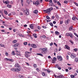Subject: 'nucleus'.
I'll return each mask as SVG.
<instances>
[{"label": "nucleus", "mask_w": 78, "mask_h": 78, "mask_svg": "<svg viewBox=\"0 0 78 78\" xmlns=\"http://www.w3.org/2000/svg\"><path fill=\"white\" fill-rule=\"evenodd\" d=\"M40 49H41V53L42 54H46L47 52V48H44L43 49L40 48Z\"/></svg>", "instance_id": "1"}, {"label": "nucleus", "mask_w": 78, "mask_h": 78, "mask_svg": "<svg viewBox=\"0 0 78 78\" xmlns=\"http://www.w3.org/2000/svg\"><path fill=\"white\" fill-rule=\"evenodd\" d=\"M29 9H26L23 12L26 16H28V15H29Z\"/></svg>", "instance_id": "2"}, {"label": "nucleus", "mask_w": 78, "mask_h": 78, "mask_svg": "<svg viewBox=\"0 0 78 78\" xmlns=\"http://www.w3.org/2000/svg\"><path fill=\"white\" fill-rule=\"evenodd\" d=\"M5 60H6V61H10L11 62H14V60L10 58H5L4 59Z\"/></svg>", "instance_id": "3"}, {"label": "nucleus", "mask_w": 78, "mask_h": 78, "mask_svg": "<svg viewBox=\"0 0 78 78\" xmlns=\"http://www.w3.org/2000/svg\"><path fill=\"white\" fill-rule=\"evenodd\" d=\"M70 57L72 59H74L76 57V55L73 53H72L71 54Z\"/></svg>", "instance_id": "4"}, {"label": "nucleus", "mask_w": 78, "mask_h": 78, "mask_svg": "<svg viewBox=\"0 0 78 78\" xmlns=\"http://www.w3.org/2000/svg\"><path fill=\"white\" fill-rule=\"evenodd\" d=\"M57 59L59 61H62V58L61 56H57Z\"/></svg>", "instance_id": "5"}, {"label": "nucleus", "mask_w": 78, "mask_h": 78, "mask_svg": "<svg viewBox=\"0 0 78 78\" xmlns=\"http://www.w3.org/2000/svg\"><path fill=\"white\" fill-rule=\"evenodd\" d=\"M33 4L35 5L36 6H37V5H39L40 4V2H39V1H37L34 3L33 2Z\"/></svg>", "instance_id": "6"}, {"label": "nucleus", "mask_w": 78, "mask_h": 78, "mask_svg": "<svg viewBox=\"0 0 78 78\" xmlns=\"http://www.w3.org/2000/svg\"><path fill=\"white\" fill-rule=\"evenodd\" d=\"M56 58L54 57L53 58V59L52 60V62L53 64H55V63H56Z\"/></svg>", "instance_id": "7"}, {"label": "nucleus", "mask_w": 78, "mask_h": 78, "mask_svg": "<svg viewBox=\"0 0 78 78\" xmlns=\"http://www.w3.org/2000/svg\"><path fill=\"white\" fill-rule=\"evenodd\" d=\"M43 11H45V12H47V13H48V14H49L50 12V10L49 9H47L45 10H44Z\"/></svg>", "instance_id": "8"}, {"label": "nucleus", "mask_w": 78, "mask_h": 78, "mask_svg": "<svg viewBox=\"0 0 78 78\" xmlns=\"http://www.w3.org/2000/svg\"><path fill=\"white\" fill-rule=\"evenodd\" d=\"M70 22V20L69 19H68L66 20L65 21V23L66 25H67L68 24H69V23Z\"/></svg>", "instance_id": "9"}, {"label": "nucleus", "mask_w": 78, "mask_h": 78, "mask_svg": "<svg viewBox=\"0 0 78 78\" xmlns=\"http://www.w3.org/2000/svg\"><path fill=\"white\" fill-rule=\"evenodd\" d=\"M20 45V44L19 43H16V44H14L13 45V47H18L19 45Z\"/></svg>", "instance_id": "10"}, {"label": "nucleus", "mask_w": 78, "mask_h": 78, "mask_svg": "<svg viewBox=\"0 0 78 78\" xmlns=\"http://www.w3.org/2000/svg\"><path fill=\"white\" fill-rule=\"evenodd\" d=\"M64 78V76L62 75L58 76L57 77V78Z\"/></svg>", "instance_id": "11"}, {"label": "nucleus", "mask_w": 78, "mask_h": 78, "mask_svg": "<svg viewBox=\"0 0 78 78\" xmlns=\"http://www.w3.org/2000/svg\"><path fill=\"white\" fill-rule=\"evenodd\" d=\"M31 46L32 47H33V48H37V46H36V45L34 44H31Z\"/></svg>", "instance_id": "12"}, {"label": "nucleus", "mask_w": 78, "mask_h": 78, "mask_svg": "<svg viewBox=\"0 0 78 78\" xmlns=\"http://www.w3.org/2000/svg\"><path fill=\"white\" fill-rule=\"evenodd\" d=\"M55 67L56 68H57L59 70H61V67L59 66L58 65H56Z\"/></svg>", "instance_id": "13"}, {"label": "nucleus", "mask_w": 78, "mask_h": 78, "mask_svg": "<svg viewBox=\"0 0 78 78\" xmlns=\"http://www.w3.org/2000/svg\"><path fill=\"white\" fill-rule=\"evenodd\" d=\"M65 47L66 48V49H67V50H70V47L69 46L67 45H65Z\"/></svg>", "instance_id": "14"}, {"label": "nucleus", "mask_w": 78, "mask_h": 78, "mask_svg": "<svg viewBox=\"0 0 78 78\" xmlns=\"http://www.w3.org/2000/svg\"><path fill=\"white\" fill-rule=\"evenodd\" d=\"M10 70L11 71H12V72H16V68H12Z\"/></svg>", "instance_id": "15"}, {"label": "nucleus", "mask_w": 78, "mask_h": 78, "mask_svg": "<svg viewBox=\"0 0 78 78\" xmlns=\"http://www.w3.org/2000/svg\"><path fill=\"white\" fill-rule=\"evenodd\" d=\"M25 56L26 58H28V57H30V54H25Z\"/></svg>", "instance_id": "16"}, {"label": "nucleus", "mask_w": 78, "mask_h": 78, "mask_svg": "<svg viewBox=\"0 0 78 78\" xmlns=\"http://www.w3.org/2000/svg\"><path fill=\"white\" fill-rule=\"evenodd\" d=\"M15 66V67H19V63H16Z\"/></svg>", "instance_id": "17"}, {"label": "nucleus", "mask_w": 78, "mask_h": 78, "mask_svg": "<svg viewBox=\"0 0 78 78\" xmlns=\"http://www.w3.org/2000/svg\"><path fill=\"white\" fill-rule=\"evenodd\" d=\"M11 54L12 55H13V56H14V55H16V53H15V52L14 51H12Z\"/></svg>", "instance_id": "18"}, {"label": "nucleus", "mask_w": 78, "mask_h": 78, "mask_svg": "<svg viewBox=\"0 0 78 78\" xmlns=\"http://www.w3.org/2000/svg\"><path fill=\"white\" fill-rule=\"evenodd\" d=\"M20 71V68H16V72H19Z\"/></svg>", "instance_id": "19"}, {"label": "nucleus", "mask_w": 78, "mask_h": 78, "mask_svg": "<svg viewBox=\"0 0 78 78\" xmlns=\"http://www.w3.org/2000/svg\"><path fill=\"white\" fill-rule=\"evenodd\" d=\"M19 76L20 78H24V76H23V75H19Z\"/></svg>", "instance_id": "20"}, {"label": "nucleus", "mask_w": 78, "mask_h": 78, "mask_svg": "<svg viewBox=\"0 0 78 78\" xmlns=\"http://www.w3.org/2000/svg\"><path fill=\"white\" fill-rule=\"evenodd\" d=\"M33 12L35 14H37V13H38V11H37V10H36L33 11Z\"/></svg>", "instance_id": "21"}, {"label": "nucleus", "mask_w": 78, "mask_h": 78, "mask_svg": "<svg viewBox=\"0 0 78 78\" xmlns=\"http://www.w3.org/2000/svg\"><path fill=\"white\" fill-rule=\"evenodd\" d=\"M30 28H31V29H33V24H30Z\"/></svg>", "instance_id": "22"}, {"label": "nucleus", "mask_w": 78, "mask_h": 78, "mask_svg": "<svg viewBox=\"0 0 78 78\" xmlns=\"http://www.w3.org/2000/svg\"><path fill=\"white\" fill-rule=\"evenodd\" d=\"M17 40H15L12 41V43H13V44H16V43L17 42Z\"/></svg>", "instance_id": "23"}, {"label": "nucleus", "mask_w": 78, "mask_h": 78, "mask_svg": "<svg viewBox=\"0 0 78 78\" xmlns=\"http://www.w3.org/2000/svg\"><path fill=\"white\" fill-rule=\"evenodd\" d=\"M73 29V26H72L71 27H70L69 29V31H71Z\"/></svg>", "instance_id": "24"}, {"label": "nucleus", "mask_w": 78, "mask_h": 78, "mask_svg": "<svg viewBox=\"0 0 78 78\" xmlns=\"http://www.w3.org/2000/svg\"><path fill=\"white\" fill-rule=\"evenodd\" d=\"M4 12L5 15H8V13L7 11L4 10Z\"/></svg>", "instance_id": "25"}, {"label": "nucleus", "mask_w": 78, "mask_h": 78, "mask_svg": "<svg viewBox=\"0 0 78 78\" xmlns=\"http://www.w3.org/2000/svg\"><path fill=\"white\" fill-rule=\"evenodd\" d=\"M21 2L22 6H23V0H21Z\"/></svg>", "instance_id": "26"}, {"label": "nucleus", "mask_w": 78, "mask_h": 78, "mask_svg": "<svg viewBox=\"0 0 78 78\" xmlns=\"http://www.w3.org/2000/svg\"><path fill=\"white\" fill-rule=\"evenodd\" d=\"M42 74L43 76H46V75H45V74L44 72L42 73Z\"/></svg>", "instance_id": "27"}, {"label": "nucleus", "mask_w": 78, "mask_h": 78, "mask_svg": "<svg viewBox=\"0 0 78 78\" xmlns=\"http://www.w3.org/2000/svg\"><path fill=\"white\" fill-rule=\"evenodd\" d=\"M3 3H5V4H8V3H9V2L8 1H6L5 2H3Z\"/></svg>", "instance_id": "28"}, {"label": "nucleus", "mask_w": 78, "mask_h": 78, "mask_svg": "<svg viewBox=\"0 0 78 78\" xmlns=\"http://www.w3.org/2000/svg\"><path fill=\"white\" fill-rule=\"evenodd\" d=\"M33 36H34L35 38H37V36H36V34H33Z\"/></svg>", "instance_id": "29"}, {"label": "nucleus", "mask_w": 78, "mask_h": 78, "mask_svg": "<svg viewBox=\"0 0 78 78\" xmlns=\"http://www.w3.org/2000/svg\"><path fill=\"white\" fill-rule=\"evenodd\" d=\"M49 2H50V3H51V6H53V2H52V0H50Z\"/></svg>", "instance_id": "30"}, {"label": "nucleus", "mask_w": 78, "mask_h": 78, "mask_svg": "<svg viewBox=\"0 0 78 78\" xmlns=\"http://www.w3.org/2000/svg\"><path fill=\"white\" fill-rule=\"evenodd\" d=\"M7 7H8V8H11V5H9V4L7 5Z\"/></svg>", "instance_id": "31"}, {"label": "nucleus", "mask_w": 78, "mask_h": 78, "mask_svg": "<svg viewBox=\"0 0 78 78\" xmlns=\"http://www.w3.org/2000/svg\"><path fill=\"white\" fill-rule=\"evenodd\" d=\"M70 34L69 33H66V34L65 36H69Z\"/></svg>", "instance_id": "32"}, {"label": "nucleus", "mask_w": 78, "mask_h": 78, "mask_svg": "<svg viewBox=\"0 0 78 78\" xmlns=\"http://www.w3.org/2000/svg\"><path fill=\"white\" fill-rule=\"evenodd\" d=\"M57 3L58 5H59V6H61V3H60V2H57Z\"/></svg>", "instance_id": "33"}, {"label": "nucleus", "mask_w": 78, "mask_h": 78, "mask_svg": "<svg viewBox=\"0 0 78 78\" xmlns=\"http://www.w3.org/2000/svg\"><path fill=\"white\" fill-rule=\"evenodd\" d=\"M26 2H27V4H28V5H29V4H30V1H29L28 0H27V1Z\"/></svg>", "instance_id": "34"}, {"label": "nucleus", "mask_w": 78, "mask_h": 78, "mask_svg": "<svg viewBox=\"0 0 78 78\" xmlns=\"http://www.w3.org/2000/svg\"><path fill=\"white\" fill-rule=\"evenodd\" d=\"M55 17H56L57 19H59V16H58V15H55Z\"/></svg>", "instance_id": "35"}, {"label": "nucleus", "mask_w": 78, "mask_h": 78, "mask_svg": "<svg viewBox=\"0 0 78 78\" xmlns=\"http://www.w3.org/2000/svg\"><path fill=\"white\" fill-rule=\"evenodd\" d=\"M75 61L76 62H78V58H75Z\"/></svg>", "instance_id": "36"}, {"label": "nucleus", "mask_w": 78, "mask_h": 78, "mask_svg": "<svg viewBox=\"0 0 78 78\" xmlns=\"http://www.w3.org/2000/svg\"><path fill=\"white\" fill-rule=\"evenodd\" d=\"M46 18L47 19H48V20L50 19V18L48 16H46Z\"/></svg>", "instance_id": "37"}, {"label": "nucleus", "mask_w": 78, "mask_h": 78, "mask_svg": "<svg viewBox=\"0 0 78 78\" xmlns=\"http://www.w3.org/2000/svg\"><path fill=\"white\" fill-rule=\"evenodd\" d=\"M49 24L51 25V27H53V23H49Z\"/></svg>", "instance_id": "38"}, {"label": "nucleus", "mask_w": 78, "mask_h": 78, "mask_svg": "<svg viewBox=\"0 0 78 78\" xmlns=\"http://www.w3.org/2000/svg\"><path fill=\"white\" fill-rule=\"evenodd\" d=\"M70 76H71V78H75V76L73 75H71Z\"/></svg>", "instance_id": "39"}, {"label": "nucleus", "mask_w": 78, "mask_h": 78, "mask_svg": "<svg viewBox=\"0 0 78 78\" xmlns=\"http://www.w3.org/2000/svg\"><path fill=\"white\" fill-rule=\"evenodd\" d=\"M48 9L50 11H52V10H53V8H52V7H51V8H50Z\"/></svg>", "instance_id": "40"}, {"label": "nucleus", "mask_w": 78, "mask_h": 78, "mask_svg": "<svg viewBox=\"0 0 78 78\" xmlns=\"http://www.w3.org/2000/svg\"><path fill=\"white\" fill-rule=\"evenodd\" d=\"M55 34H59V32L58 31H55Z\"/></svg>", "instance_id": "41"}, {"label": "nucleus", "mask_w": 78, "mask_h": 78, "mask_svg": "<svg viewBox=\"0 0 78 78\" xmlns=\"http://www.w3.org/2000/svg\"><path fill=\"white\" fill-rule=\"evenodd\" d=\"M36 70L37 71V72H40V70H39V69L38 68H37L36 69Z\"/></svg>", "instance_id": "42"}, {"label": "nucleus", "mask_w": 78, "mask_h": 78, "mask_svg": "<svg viewBox=\"0 0 78 78\" xmlns=\"http://www.w3.org/2000/svg\"><path fill=\"white\" fill-rule=\"evenodd\" d=\"M37 55H39L40 56H43V55L42 54H37Z\"/></svg>", "instance_id": "43"}, {"label": "nucleus", "mask_w": 78, "mask_h": 78, "mask_svg": "<svg viewBox=\"0 0 78 78\" xmlns=\"http://www.w3.org/2000/svg\"><path fill=\"white\" fill-rule=\"evenodd\" d=\"M47 72H48V73H50L51 72V71L50 70V69H48V70H47Z\"/></svg>", "instance_id": "44"}, {"label": "nucleus", "mask_w": 78, "mask_h": 78, "mask_svg": "<svg viewBox=\"0 0 78 78\" xmlns=\"http://www.w3.org/2000/svg\"><path fill=\"white\" fill-rule=\"evenodd\" d=\"M16 56H19V55L20 56H21V54H19L18 53H16Z\"/></svg>", "instance_id": "45"}, {"label": "nucleus", "mask_w": 78, "mask_h": 78, "mask_svg": "<svg viewBox=\"0 0 78 78\" xmlns=\"http://www.w3.org/2000/svg\"><path fill=\"white\" fill-rule=\"evenodd\" d=\"M41 37H43V38H46V36L45 35H43L41 36Z\"/></svg>", "instance_id": "46"}, {"label": "nucleus", "mask_w": 78, "mask_h": 78, "mask_svg": "<svg viewBox=\"0 0 78 78\" xmlns=\"http://www.w3.org/2000/svg\"><path fill=\"white\" fill-rule=\"evenodd\" d=\"M37 29H38V30H41V27H40V26H37Z\"/></svg>", "instance_id": "47"}, {"label": "nucleus", "mask_w": 78, "mask_h": 78, "mask_svg": "<svg viewBox=\"0 0 78 78\" xmlns=\"http://www.w3.org/2000/svg\"><path fill=\"white\" fill-rule=\"evenodd\" d=\"M64 3H68V1H64Z\"/></svg>", "instance_id": "48"}, {"label": "nucleus", "mask_w": 78, "mask_h": 78, "mask_svg": "<svg viewBox=\"0 0 78 78\" xmlns=\"http://www.w3.org/2000/svg\"><path fill=\"white\" fill-rule=\"evenodd\" d=\"M23 44L24 45H27V42H24Z\"/></svg>", "instance_id": "49"}, {"label": "nucleus", "mask_w": 78, "mask_h": 78, "mask_svg": "<svg viewBox=\"0 0 78 78\" xmlns=\"http://www.w3.org/2000/svg\"><path fill=\"white\" fill-rule=\"evenodd\" d=\"M74 51H75V52H76L77 51V49L75 48V49H73Z\"/></svg>", "instance_id": "50"}, {"label": "nucleus", "mask_w": 78, "mask_h": 78, "mask_svg": "<svg viewBox=\"0 0 78 78\" xmlns=\"http://www.w3.org/2000/svg\"><path fill=\"white\" fill-rule=\"evenodd\" d=\"M69 36H70L71 37V38H73V35H72V34H70L69 35Z\"/></svg>", "instance_id": "51"}, {"label": "nucleus", "mask_w": 78, "mask_h": 78, "mask_svg": "<svg viewBox=\"0 0 78 78\" xmlns=\"http://www.w3.org/2000/svg\"><path fill=\"white\" fill-rule=\"evenodd\" d=\"M60 24H62V23H63V21H62V20L60 21Z\"/></svg>", "instance_id": "52"}, {"label": "nucleus", "mask_w": 78, "mask_h": 78, "mask_svg": "<svg viewBox=\"0 0 78 78\" xmlns=\"http://www.w3.org/2000/svg\"><path fill=\"white\" fill-rule=\"evenodd\" d=\"M26 64H27V65L28 66H30V64L29 63H28L27 62H25Z\"/></svg>", "instance_id": "53"}, {"label": "nucleus", "mask_w": 78, "mask_h": 78, "mask_svg": "<svg viewBox=\"0 0 78 78\" xmlns=\"http://www.w3.org/2000/svg\"><path fill=\"white\" fill-rule=\"evenodd\" d=\"M34 67L36 68V67H37V66L36 65V64H35L34 65Z\"/></svg>", "instance_id": "54"}, {"label": "nucleus", "mask_w": 78, "mask_h": 78, "mask_svg": "<svg viewBox=\"0 0 78 78\" xmlns=\"http://www.w3.org/2000/svg\"><path fill=\"white\" fill-rule=\"evenodd\" d=\"M68 54L69 55H71V53H70V52H68Z\"/></svg>", "instance_id": "55"}, {"label": "nucleus", "mask_w": 78, "mask_h": 78, "mask_svg": "<svg viewBox=\"0 0 78 78\" xmlns=\"http://www.w3.org/2000/svg\"><path fill=\"white\" fill-rule=\"evenodd\" d=\"M5 55H6V56H9V54H8V53L7 52H5Z\"/></svg>", "instance_id": "56"}, {"label": "nucleus", "mask_w": 78, "mask_h": 78, "mask_svg": "<svg viewBox=\"0 0 78 78\" xmlns=\"http://www.w3.org/2000/svg\"><path fill=\"white\" fill-rule=\"evenodd\" d=\"M75 4L76 5V6H78V3H77L76 2H74Z\"/></svg>", "instance_id": "57"}, {"label": "nucleus", "mask_w": 78, "mask_h": 78, "mask_svg": "<svg viewBox=\"0 0 78 78\" xmlns=\"http://www.w3.org/2000/svg\"><path fill=\"white\" fill-rule=\"evenodd\" d=\"M31 32V31H29V30H27V33H30Z\"/></svg>", "instance_id": "58"}, {"label": "nucleus", "mask_w": 78, "mask_h": 78, "mask_svg": "<svg viewBox=\"0 0 78 78\" xmlns=\"http://www.w3.org/2000/svg\"><path fill=\"white\" fill-rule=\"evenodd\" d=\"M50 46H52V45H53V43L51 42V43H50Z\"/></svg>", "instance_id": "59"}, {"label": "nucleus", "mask_w": 78, "mask_h": 78, "mask_svg": "<svg viewBox=\"0 0 78 78\" xmlns=\"http://www.w3.org/2000/svg\"><path fill=\"white\" fill-rule=\"evenodd\" d=\"M66 58L67 59H69V56L67 55L66 56Z\"/></svg>", "instance_id": "60"}, {"label": "nucleus", "mask_w": 78, "mask_h": 78, "mask_svg": "<svg viewBox=\"0 0 78 78\" xmlns=\"http://www.w3.org/2000/svg\"><path fill=\"white\" fill-rule=\"evenodd\" d=\"M68 69L69 70H71L72 69V67H68Z\"/></svg>", "instance_id": "61"}, {"label": "nucleus", "mask_w": 78, "mask_h": 78, "mask_svg": "<svg viewBox=\"0 0 78 78\" xmlns=\"http://www.w3.org/2000/svg\"><path fill=\"white\" fill-rule=\"evenodd\" d=\"M54 45H55V46H56L57 47H58V46L57 45V44H56V43H54Z\"/></svg>", "instance_id": "62"}, {"label": "nucleus", "mask_w": 78, "mask_h": 78, "mask_svg": "<svg viewBox=\"0 0 78 78\" xmlns=\"http://www.w3.org/2000/svg\"><path fill=\"white\" fill-rule=\"evenodd\" d=\"M0 45H1V46L2 47H4V45L3 44H0Z\"/></svg>", "instance_id": "63"}, {"label": "nucleus", "mask_w": 78, "mask_h": 78, "mask_svg": "<svg viewBox=\"0 0 78 78\" xmlns=\"http://www.w3.org/2000/svg\"><path fill=\"white\" fill-rule=\"evenodd\" d=\"M25 53L26 54H30V53L29 52H27V51L26 52H25Z\"/></svg>", "instance_id": "64"}]
</instances>
